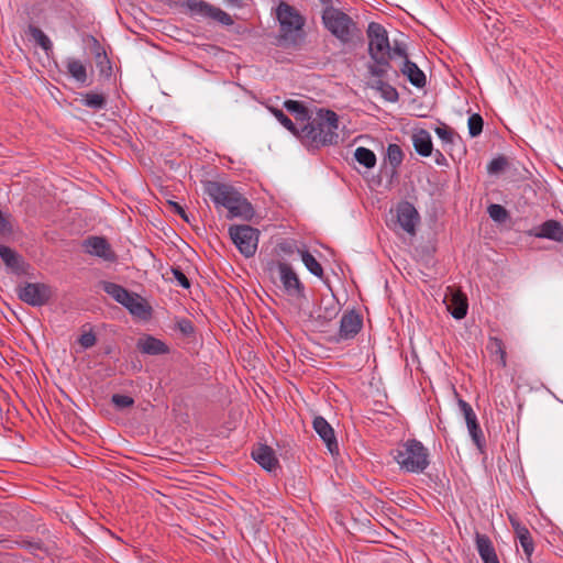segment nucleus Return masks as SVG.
I'll return each mask as SVG.
<instances>
[{
    "instance_id": "6e6552de",
    "label": "nucleus",
    "mask_w": 563,
    "mask_h": 563,
    "mask_svg": "<svg viewBox=\"0 0 563 563\" xmlns=\"http://www.w3.org/2000/svg\"><path fill=\"white\" fill-rule=\"evenodd\" d=\"M368 54L371 58L391 57V46L386 29L376 22H371L367 27Z\"/></svg>"
},
{
    "instance_id": "9b49d317",
    "label": "nucleus",
    "mask_w": 563,
    "mask_h": 563,
    "mask_svg": "<svg viewBox=\"0 0 563 563\" xmlns=\"http://www.w3.org/2000/svg\"><path fill=\"white\" fill-rule=\"evenodd\" d=\"M276 271L287 295L296 298L305 297V286L288 263L278 262L276 264Z\"/></svg>"
},
{
    "instance_id": "4d7b16f0",
    "label": "nucleus",
    "mask_w": 563,
    "mask_h": 563,
    "mask_svg": "<svg viewBox=\"0 0 563 563\" xmlns=\"http://www.w3.org/2000/svg\"><path fill=\"white\" fill-rule=\"evenodd\" d=\"M509 519H510V523H511V526H512L514 530H516V527H518V526H522V525L519 522V520H518V519H516V518H514L512 516H510V517H509Z\"/></svg>"
},
{
    "instance_id": "864d4df0",
    "label": "nucleus",
    "mask_w": 563,
    "mask_h": 563,
    "mask_svg": "<svg viewBox=\"0 0 563 563\" xmlns=\"http://www.w3.org/2000/svg\"><path fill=\"white\" fill-rule=\"evenodd\" d=\"M23 547L31 550L32 552L42 550V543L38 541H23Z\"/></svg>"
},
{
    "instance_id": "f8f14e48",
    "label": "nucleus",
    "mask_w": 563,
    "mask_h": 563,
    "mask_svg": "<svg viewBox=\"0 0 563 563\" xmlns=\"http://www.w3.org/2000/svg\"><path fill=\"white\" fill-rule=\"evenodd\" d=\"M82 249L87 254L100 257L106 262L117 261V254L104 236H88L82 241Z\"/></svg>"
},
{
    "instance_id": "412c9836",
    "label": "nucleus",
    "mask_w": 563,
    "mask_h": 563,
    "mask_svg": "<svg viewBox=\"0 0 563 563\" xmlns=\"http://www.w3.org/2000/svg\"><path fill=\"white\" fill-rule=\"evenodd\" d=\"M137 350L147 355H161L169 352L168 346L161 340L146 335L137 341Z\"/></svg>"
},
{
    "instance_id": "de8ad7c7",
    "label": "nucleus",
    "mask_w": 563,
    "mask_h": 563,
    "mask_svg": "<svg viewBox=\"0 0 563 563\" xmlns=\"http://www.w3.org/2000/svg\"><path fill=\"white\" fill-rule=\"evenodd\" d=\"M394 56H399L406 60L408 58L406 47L402 43H399L397 41L394 42V46L391 47V58Z\"/></svg>"
},
{
    "instance_id": "2f4dec72",
    "label": "nucleus",
    "mask_w": 563,
    "mask_h": 563,
    "mask_svg": "<svg viewBox=\"0 0 563 563\" xmlns=\"http://www.w3.org/2000/svg\"><path fill=\"white\" fill-rule=\"evenodd\" d=\"M0 257L8 267L13 269L20 268V256L11 247L0 245Z\"/></svg>"
},
{
    "instance_id": "2eb2a0df",
    "label": "nucleus",
    "mask_w": 563,
    "mask_h": 563,
    "mask_svg": "<svg viewBox=\"0 0 563 563\" xmlns=\"http://www.w3.org/2000/svg\"><path fill=\"white\" fill-rule=\"evenodd\" d=\"M313 430L322 439L331 454L339 453V445L331 424L321 416H317L312 422Z\"/></svg>"
},
{
    "instance_id": "09e8293b",
    "label": "nucleus",
    "mask_w": 563,
    "mask_h": 563,
    "mask_svg": "<svg viewBox=\"0 0 563 563\" xmlns=\"http://www.w3.org/2000/svg\"><path fill=\"white\" fill-rule=\"evenodd\" d=\"M12 232V225L8 217L0 210V233L10 234Z\"/></svg>"
},
{
    "instance_id": "49530a36",
    "label": "nucleus",
    "mask_w": 563,
    "mask_h": 563,
    "mask_svg": "<svg viewBox=\"0 0 563 563\" xmlns=\"http://www.w3.org/2000/svg\"><path fill=\"white\" fill-rule=\"evenodd\" d=\"M78 343L84 349H90L96 344V335L92 332H85L79 336Z\"/></svg>"
},
{
    "instance_id": "473e14b6",
    "label": "nucleus",
    "mask_w": 563,
    "mask_h": 563,
    "mask_svg": "<svg viewBox=\"0 0 563 563\" xmlns=\"http://www.w3.org/2000/svg\"><path fill=\"white\" fill-rule=\"evenodd\" d=\"M276 120L290 133L300 139V129L279 109H271Z\"/></svg>"
},
{
    "instance_id": "e433bc0d",
    "label": "nucleus",
    "mask_w": 563,
    "mask_h": 563,
    "mask_svg": "<svg viewBox=\"0 0 563 563\" xmlns=\"http://www.w3.org/2000/svg\"><path fill=\"white\" fill-rule=\"evenodd\" d=\"M487 211H488L489 217L494 221L499 222V223L505 222L509 218V212L501 205L492 203L487 208Z\"/></svg>"
},
{
    "instance_id": "4468645a",
    "label": "nucleus",
    "mask_w": 563,
    "mask_h": 563,
    "mask_svg": "<svg viewBox=\"0 0 563 563\" xmlns=\"http://www.w3.org/2000/svg\"><path fill=\"white\" fill-rule=\"evenodd\" d=\"M420 217L415 206L408 201H401L396 208V223L408 234H416V227Z\"/></svg>"
},
{
    "instance_id": "a878e982",
    "label": "nucleus",
    "mask_w": 563,
    "mask_h": 563,
    "mask_svg": "<svg viewBox=\"0 0 563 563\" xmlns=\"http://www.w3.org/2000/svg\"><path fill=\"white\" fill-rule=\"evenodd\" d=\"M372 64H368L367 70L374 79H383L387 76L388 70L391 68L390 56L371 58Z\"/></svg>"
},
{
    "instance_id": "7ed1b4c3",
    "label": "nucleus",
    "mask_w": 563,
    "mask_h": 563,
    "mask_svg": "<svg viewBox=\"0 0 563 563\" xmlns=\"http://www.w3.org/2000/svg\"><path fill=\"white\" fill-rule=\"evenodd\" d=\"M394 459L402 470L410 473H422L429 465L428 449L416 439L399 444Z\"/></svg>"
},
{
    "instance_id": "5fc2aeb1",
    "label": "nucleus",
    "mask_w": 563,
    "mask_h": 563,
    "mask_svg": "<svg viewBox=\"0 0 563 563\" xmlns=\"http://www.w3.org/2000/svg\"><path fill=\"white\" fill-rule=\"evenodd\" d=\"M515 533L517 539L520 540L521 538L529 536L530 531L526 526H518L516 527Z\"/></svg>"
},
{
    "instance_id": "7c9ffc66",
    "label": "nucleus",
    "mask_w": 563,
    "mask_h": 563,
    "mask_svg": "<svg viewBox=\"0 0 563 563\" xmlns=\"http://www.w3.org/2000/svg\"><path fill=\"white\" fill-rule=\"evenodd\" d=\"M82 104L93 110H101L106 107L107 100L102 93L87 92L82 95Z\"/></svg>"
},
{
    "instance_id": "5701e85b",
    "label": "nucleus",
    "mask_w": 563,
    "mask_h": 563,
    "mask_svg": "<svg viewBox=\"0 0 563 563\" xmlns=\"http://www.w3.org/2000/svg\"><path fill=\"white\" fill-rule=\"evenodd\" d=\"M412 144L415 151L423 157L431 156L433 153V144L430 133L421 129L412 135Z\"/></svg>"
},
{
    "instance_id": "b1692460",
    "label": "nucleus",
    "mask_w": 563,
    "mask_h": 563,
    "mask_svg": "<svg viewBox=\"0 0 563 563\" xmlns=\"http://www.w3.org/2000/svg\"><path fill=\"white\" fill-rule=\"evenodd\" d=\"M284 107L288 112H290L295 117V120L301 125L308 123L313 115L312 112H310V110L305 106V103L298 100H286L284 102Z\"/></svg>"
},
{
    "instance_id": "a18cd8bd",
    "label": "nucleus",
    "mask_w": 563,
    "mask_h": 563,
    "mask_svg": "<svg viewBox=\"0 0 563 563\" xmlns=\"http://www.w3.org/2000/svg\"><path fill=\"white\" fill-rule=\"evenodd\" d=\"M172 273L174 278L178 282V284L188 289L190 287V282L187 278V276L183 273V271L179 267H173Z\"/></svg>"
},
{
    "instance_id": "9d476101",
    "label": "nucleus",
    "mask_w": 563,
    "mask_h": 563,
    "mask_svg": "<svg viewBox=\"0 0 563 563\" xmlns=\"http://www.w3.org/2000/svg\"><path fill=\"white\" fill-rule=\"evenodd\" d=\"M277 19L280 24L282 37L287 40L294 32L301 30L303 25L302 16L286 2H280L277 7Z\"/></svg>"
},
{
    "instance_id": "393cba45",
    "label": "nucleus",
    "mask_w": 563,
    "mask_h": 563,
    "mask_svg": "<svg viewBox=\"0 0 563 563\" xmlns=\"http://www.w3.org/2000/svg\"><path fill=\"white\" fill-rule=\"evenodd\" d=\"M368 87L378 91L380 96L388 102H397L399 93L397 89L383 79H373L368 82Z\"/></svg>"
},
{
    "instance_id": "79ce46f5",
    "label": "nucleus",
    "mask_w": 563,
    "mask_h": 563,
    "mask_svg": "<svg viewBox=\"0 0 563 563\" xmlns=\"http://www.w3.org/2000/svg\"><path fill=\"white\" fill-rule=\"evenodd\" d=\"M519 542L527 558V562L532 563L531 556L534 550V543L531 533L527 537L521 538Z\"/></svg>"
},
{
    "instance_id": "4be33fe9",
    "label": "nucleus",
    "mask_w": 563,
    "mask_h": 563,
    "mask_svg": "<svg viewBox=\"0 0 563 563\" xmlns=\"http://www.w3.org/2000/svg\"><path fill=\"white\" fill-rule=\"evenodd\" d=\"M400 71L415 87L423 88L426 86L427 80L424 73L410 59L406 58V60H404Z\"/></svg>"
},
{
    "instance_id": "3c124183",
    "label": "nucleus",
    "mask_w": 563,
    "mask_h": 563,
    "mask_svg": "<svg viewBox=\"0 0 563 563\" xmlns=\"http://www.w3.org/2000/svg\"><path fill=\"white\" fill-rule=\"evenodd\" d=\"M223 2L231 8H246L252 3V0H223Z\"/></svg>"
},
{
    "instance_id": "39448f33",
    "label": "nucleus",
    "mask_w": 563,
    "mask_h": 563,
    "mask_svg": "<svg viewBox=\"0 0 563 563\" xmlns=\"http://www.w3.org/2000/svg\"><path fill=\"white\" fill-rule=\"evenodd\" d=\"M102 289L115 301L124 306L133 316L146 318L150 314L151 308L140 295L131 292L121 285L111 282H104Z\"/></svg>"
},
{
    "instance_id": "bb28decb",
    "label": "nucleus",
    "mask_w": 563,
    "mask_h": 563,
    "mask_svg": "<svg viewBox=\"0 0 563 563\" xmlns=\"http://www.w3.org/2000/svg\"><path fill=\"white\" fill-rule=\"evenodd\" d=\"M67 73L79 84H87V68L81 60L76 58H67L66 62Z\"/></svg>"
},
{
    "instance_id": "f3484780",
    "label": "nucleus",
    "mask_w": 563,
    "mask_h": 563,
    "mask_svg": "<svg viewBox=\"0 0 563 563\" xmlns=\"http://www.w3.org/2000/svg\"><path fill=\"white\" fill-rule=\"evenodd\" d=\"M530 235L563 242V225L556 220H547L538 228L530 231Z\"/></svg>"
},
{
    "instance_id": "f704fd0d",
    "label": "nucleus",
    "mask_w": 563,
    "mask_h": 563,
    "mask_svg": "<svg viewBox=\"0 0 563 563\" xmlns=\"http://www.w3.org/2000/svg\"><path fill=\"white\" fill-rule=\"evenodd\" d=\"M487 349L492 354L499 355L500 365L506 366V351L503 341L498 338H489Z\"/></svg>"
},
{
    "instance_id": "4c0bfd02",
    "label": "nucleus",
    "mask_w": 563,
    "mask_h": 563,
    "mask_svg": "<svg viewBox=\"0 0 563 563\" xmlns=\"http://www.w3.org/2000/svg\"><path fill=\"white\" fill-rule=\"evenodd\" d=\"M484 121L483 118L474 113L467 120L468 133L471 137L478 136L483 131Z\"/></svg>"
},
{
    "instance_id": "6e6d98bb",
    "label": "nucleus",
    "mask_w": 563,
    "mask_h": 563,
    "mask_svg": "<svg viewBox=\"0 0 563 563\" xmlns=\"http://www.w3.org/2000/svg\"><path fill=\"white\" fill-rule=\"evenodd\" d=\"M96 58H97L98 65L101 66L103 63H106V64H108V69L111 70L110 62L104 52H102V53L98 52L96 55Z\"/></svg>"
},
{
    "instance_id": "72a5a7b5",
    "label": "nucleus",
    "mask_w": 563,
    "mask_h": 563,
    "mask_svg": "<svg viewBox=\"0 0 563 563\" xmlns=\"http://www.w3.org/2000/svg\"><path fill=\"white\" fill-rule=\"evenodd\" d=\"M468 433L474 442V444L476 445V448L483 452L484 451V448L486 445V441H485V437L483 434V431L479 427V423H478V420L471 423L468 427Z\"/></svg>"
},
{
    "instance_id": "c85d7f7f",
    "label": "nucleus",
    "mask_w": 563,
    "mask_h": 563,
    "mask_svg": "<svg viewBox=\"0 0 563 563\" xmlns=\"http://www.w3.org/2000/svg\"><path fill=\"white\" fill-rule=\"evenodd\" d=\"M300 257L306 268L316 277H323V268L321 264L308 250H299Z\"/></svg>"
},
{
    "instance_id": "aec40b11",
    "label": "nucleus",
    "mask_w": 563,
    "mask_h": 563,
    "mask_svg": "<svg viewBox=\"0 0 563 563\" xmlns=\"http://www.w3.org/2000/svg\"><path fill=\"white\" fill-rule=\"evenodd\" d=\"M339 311V302L334 297L322 298L321 305L317 311L314 320L318 324L324 325L328 322L332 321L338 316Z\"/></svg>"
},
{
    "instance_id": "6ab92c4d",
    "label": "nucleus",
    "mask_w": 563,
    "mask_h": 563,
    "mask_svg": "<svg viewBox=\"0 0 563 563\" xmlns=\"http://www.w3.org/2000/svg\"><path fill=\"white\" fill-rule=\"evenodd\" d=\"M475 543L476 550L484 563H500L488 536L476 532Z\"/></svg>"
},
{
    "instance_id": "37998d69",
    "label": "nucleus",
    "mask_w": 563,
    "mask_h": 563,
    "mask_svg": "<svg viewBox=\"0 0 563 563\" xmlns=\"http://www.w3.org/2000/svg\"><path fill=\"white\" fill-rule=\"evenodd\" d=\"M176 325L177 329L186 336H190L195 333L194 323L187 318L177 320Z\"/></svg>"
},
{
    "instance_id": "cd10ccee",
    "label": "nucleus",
    "mask_w": 563,
    "mask_h": 563,
    "mask_svg": "<svg viewBox=\"0 0 563 563\" xmlns=\"http://www.w3.org/2000/svg\"><path fill=\"white\" fill-rule=\"evenodd\" d=\"M27 34L34 40V42L41 46L46 54L53 51V44L48 36L37 26L30 24Z\"/></svg>"
},
{
    "instance_id": "c9c22d12",
    "label": "nucleus",
    "mask_w": 563,
    "mask_h": 563,
    "mask_svg": "<svg viewBox=\"0 0 563 563\" xmlns=\"http://www.w3.org/2000/svg\"><path fill=\"white\" fill-rule=\"evenodd\" d=\"M387 158L394 168L398 167L404 159L401 147L397 144H389L387 147Z\"/></svg>"
},
{
    "instance_id": "a211bd4d",
    "label": "nucleus",
    "mask_w": 563,
    "mask_h": 563,
    "mask_svg": "<svg viewBox=\"0 0 563 563\" xmlns=\"http://www.w3.org/2000/svg\"><path fill=\"white\" fill-rule=\"evenodd\" d=\"M251 456L255 462H257L264 470L268 472H272L278 466V460L274 450L266 444H261L253 449Z\"/></svg>"
},
{
    "instance_id": "f03ea898",
    "label": "nucleus",
    "mask_w": 563,
    "mask_h": 563,
    "mask_svg": "<svg viewBox=\"0 0 563 563\" xmlns=\"http://www.w3.org/2000/svg\"><path fill=\"white\" fill-rule=\"evenodd\" d=\"M203 192L217 207L221 206L228 210V219L250 220L254 214V209L249 200L229 184L214 180L203 181Z\"/></svg>"
},
{
    "instance_id": "c03bdc74",
    "label": "nucleus",
    "mask_w": 563,
    "mask_h": 563,
    "mask_svg": "<svg viewBox=\"0 0 563 563\" xmlns=\"http://www.w3.org/2000/svg\"><path fill=\"white\" fill-rule=\"evenodd\" d=\"M437 135L445 143H452L454 133L449 126H439L435 129Z\"/></svg>"
},
{
    "instance_id": "423d86ee",
    "label": "nucleus",
    "mask_w": 563,
    "mask_h": 563,
    "mask_svg": "<svg viewBox=\"0 0 563 563\" xmlns=\"http://www.w3.org/2000/svg\"><path fill=\"white\" fill-rule=\"evenodd\" d=\"M181 7L186 8L194 16L211 20L224 26L234 24V20L229 13L205 0H184Z\"/></svg>"
},
{
    "instance_id": "58836bf2",
    "label": "nucleus",
    "mask_w": 563,
    "mask_h": 563,
    "mask_svg": "<svg viewBox=\"0 0 563 563\" xmlns=\"http://www.w3.org/2000/svg\"><path fill=\"white\" fill-rule=\"evenodd\" d=\"M508 166V161L505 156H498L493 158L487 165V173L490 175H496L506 169Z\"/></svg>"
},
{
    "instance_id": "8fccbe9b",
    "label": "nucleus",
    "mask_w": 563,
    "mask_h": 563,
    "mask_svg": "<svg viewBox=\"0 0 563 563\" xmlns=\"http://www.w3.org/2000/svg\"><path fill=\"white\" fill-rule=\"evenodd\" d=\"M168 203H169L170 209H172L173 212H175L178 216H180L184 221L190 222L189 216L187 214L185 209L179 203H177L175 201H168Z\"/></svg>"
},
{
    "instance_id": "a19ab883",
    "label": "nucleus",
    "mask_w": 563,
    "mask_h": 563,
    "mask_svg": "<svg viewBox=\"0 0 563 563\" xmlns=\"http://www.w3.org/2000/svg\"><path fill=\"white\" fill-rule=\"evenodd\" d=\"M111 401L118 409L129 408L134 405V399L132 397L121 394L112 395Z\"/></svg>"
},
{
    "instance_id": "ea45409f",
    "label": "nucleus",
    "mask_w": 563,
    "mask_h": 563,
    "mask_svg": "<svg viewBox=\"0 0 563 563\" xmlns=\"http://www.w3.org/2000/svg\"><path fill=\"white\" fill-rule=\"evenodd\" d=\"M459 407L461 409V412L464 416V419H465V422H466L467 427L471 423L477 421V416H476V413L474 412L473 408L471 407V405L468 402H466L463 399H460L459 400Z\"/></svg>"
},
{
    "instance_id": "dca6fc26",
    "label": "nucleus",
    "mask_w": 563,
    "mask_h": 563,
    "mask_svg": "<svg viewBox=\"0 0 563 563\" xmlns=\"http://www.w3.org/2000/svg\"><path fill=\"white\" fill-rule=\"evenodd\" d=\"M444 303L448 311L454 319L461 320L467 313V297L461 291H452L450 295H446L444 298Z\"/></svg>"
},
{
    "instance_id": "0eeeda50",
    "label": "nucleus",
    "mask_w": 563,
    "mask_h": 563,
    "mask_svg": "<svg viewBox=\"0 0 563 563\" xmlns=\"http://www.w3.org/2000/svg\"><path fill=\"white\" fill-rule=\"evenodd\" d=\"M229 235L241 254L252 257L257 250L260 231L251 225H231Z\"/></svg>"
},
{
    "instance_id": "20e7f679",
    "label": "nucleus",
    "mask_w": 563,
    "mask_h": 563,
    "mask_svg": "<svg viewBox=\"0 0 563 563\" xmlns=\"http://www.w3.org/2000/svg\"><path fill=\"white\" fill-rule=\"evenodd\" d=\"M322 21L327 30L342 43L351 42L357 31L356 23L351 16L333 7L323 10Z\"/></svg>"
},
{
    "instance_id": "f257e3e1",
    "label": "nucleus",
    "mask_w": 563,
    "mask_h": 563,
    "mask_svg": "<svg viewBox=\"0 0 563 563\" xmlns=\"http://www.w3.org/2000/svg\"><path fill=\"white\" fill-rule=\"evenodd\" d=\"M339 115L330 109H318L308 123L300 126L302 143L319 148L339 142Z\"/></svg>"
},
{
    "instance_id": "603ef678",
    "label": "nucleus",
    "mask_w": 563,
    "mask_h": 563,
    "mask_svg": "<svg viewBox=\"0 0 563 563\" xmlns=\"http://www.w3.org/2000/svg\"><path fill=\"white\" fill-rule=\"evenodd\" d=\"M432 155L434 157V163L437 165H439V166L448 165V159L445 158V156L443 155V153L440 150L433 151Z\"/></svg>"
},
{
    "instance_id": "ddd939ff",
    "label": "nucleus",
    "mask_w": 563,
    "mask_h": 563,
    "mask_svg": "<svg viewBox=\"0 0 563 563\" xmlns=\"http://www.w3.org/2000/svg\"><path fill=\"white\" fill-rule=\"evenodd\" d=\"M363 327V318L355 310L343 313L340 320V329L335 335V342L347 341L354 339Z\"/></svg>"
},
{
    "instance_id": "c756f323",
    "label": "nucleus",
    "mask_w": 563,
    "mask_h": 563,
    "mask_svg": "<svg viewBox=\"0 0 563 563\" xmlns=\"http://www.w3.org/2000/svg\"><path fill=\"white\" fill-rule=\"evenodd\" d=\"M354 157L356 162L366 168H373L376 165V155L369 148L363 146L357 147Z\"/></svg>"
},
{
    "instance_id": "1a4fd4ad",
    "label": "nucleus",
    "mask_w": 563,
    "mask_h": 563,
    "mask_svg": "<svg viewBox=\"0 0 563 563\" xmlns=\"http://www.w3.org/2000/svg\"><path fill=\"white\" fill-rule=\"evenodd\" d=\"M18 297L32 307H41L49 301L52 290L43 283H24L18 287Z\"/></svg>"
}]
</instances>
